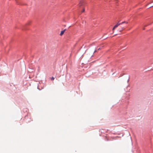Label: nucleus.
<instances>
[{
  "label": "nucleus",
  "instance_id": "nucleus-1",
  "mask_svg": "<svg viewBox=\"0 0 153 153\" xmlns=\"http://www.w3.org/2000/svg\"><path fill=\"white\" fill-rule=\"evenodd\" d=\"M121 25V24H120V23H117L114 26V27L116 28L118 27V26Z\"/></svg>",
  "mask_w": 153,
  "mask_h": 153
},
{
  "label": "nucleus",
  "instance_id": "nucleus-2",
  "mask_svg": "<svg viewBox=\"0 0 153 153\" xmlns=\"http://www.w3.org/2000/svg\"><path fill=\"white\" fill-rule=\"evenodd\" d=\"M125 29V28L124 27H121L119 29V30L120 32L122 31L123 30Z\"/></svg>",
  "mask_w": 153,
  "mask_h": 153
},
{
  "label": "nucleus",
  "instance_id": "nucleus-3",
  "mask_svg": "<svg viewBox=\"0 0 153 153\" xmlns=\"http://www.w3.org/2000/svg\"><path fill=\"white\" fill-rule=\"evenodd\" d=\"M65 30V29L64 30L61 31V33H60V36H62L64 34V33Z\"/></svg>",
  "mask_w": 153,
  "mask_h": 153
},
{
  "label": "nucleus",
  "instance_id": "nucleus-4",
  "mask_svg": "<svg viewBox=\"0 0 153 153\" xmlns=\"http://www.w3.org/2000/svg\"><path fill=\"white\" fill-rule=\"evenodd\" d=\"M127 23L128 22H126L125 21L124 22H122L121 23H120V24H121V25L123 24V23Z\"/></svg>",
  "mask_w": 153,
  "mask_h": 153
},
{
  "label": "nucleus",
  "instance_id": "nucleus-5",
  "mask_svg": "<svg viewBox=\"0 0 153 153\" xmlns=\"http://www.w3.org/2000/svg\"><path fill=\"white\" fill-rule=\"evenodd\" d=\"M54 79H55L54 77H52L51 78V80H53Z\"/></svg>",
  "mask_w": 153,
  "mask_h": 153
},
{
  "label": "nucleus",
  "instance_id": "nucleus-6",
  "mask_svg": "<svg viewBox=\"0 0 153 153\" xmlns=\"http://www.w3.org/2000/svg\"><path fill=\"white\" fill-rule=\"evenodd\" d=\"M82 5V4L80 3L79 4V6H81Z\"/></svg>",
  "mask_w": 153,
  "mask_h": 153
},
{
  "label": "nucleus",
  "instance_id": "nucleus-7",
  "mask_svg": "<svg viewBox=\"0 0 153 153\" xmlns=\"http://www.w3.org/2000/svg\"><path fill=\"white\" fill-rule=\"evenodd\" d=\"M115 28H115V27H113V29H112V30H114L115 29Z\"/></svg>",
  "mask_w": 153,
  "mask_h": 153
},
{
  "label": "nucleus",
  "instance_id": "nucleus-8",
  "mask_svg": "<svg viewBox=\"0 0 153 153\" xmlns=\"http://www.w3.org/2000/svg\"><path fill=\"white\" fill-rule=\"evenodd\" d=\"M84 11H85V9H84L83 10H82V12H84Z\"/></svg>",
  "mask_w": 153,
  "mask_h": 153
},
{
  "label": "nucleus",
  "instance_id": "nucleus-9",
  "mask_svg": "<svg viewBox=\"0 0 153 153\" xmlns=\"http://www.w3.org/2000/svg\"><path fill=\"white\" fill-rule=\"evenodd\" d=\"M97 52V51H96V50H95L94 51V53H95V52Z\"/></svg>",
  "mask_w": 153,
  "mask_h": 153
},
{
  "label": "nucleus",
  "instance_id": "nucleus-10",
  "mask_svg": "<svg viewBox=\"0 0 153 153\" xmlns=\"http://www.w3.org/2000/svg\"><path fill=\"white\" fill-rule=\"evenodd\" d=\"M100 48H99L98 49V50H100Z\"/></svg>",
  "mask_w": 153,
  "mask_h": 153
}]
</instances>
